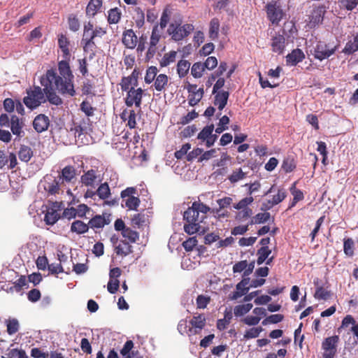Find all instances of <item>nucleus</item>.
I'll return each mask as SVG.
<instances>
[{"label":"nucleus","instance_id":"54","mask_svg":"<svg viewBox=\"0 0 358 358\" xmlns=\"http://www.w3.org/2000/svg\"><path fill=\"white\" fill-rule=\"evenodd\" d=\"M193 204L196 208L199 214H200V215L202 217V220H203L206 217V213L210 211V208L201 202L195 201L193 203Z\"/></svg>","mask_w":358,"mask_h":358},{"label":"nucleus","instance_id":"39","mask_svg":"<svg viewBox=\"0 0 358 358\" xmlns=\"http://www.w3.org/2000/svg\"><path fill=\"white\" fill-rule=\"evenodd\" d=\"M252 308V303L238 305L234 307V313L236 317H241L248 313Z\"/></svg>","mask_w":358,"mask_h":358},{"label":"nucleus","instance_id":"2","mask_svg":"<svg viewBox=\"0 0 358 358\" xmlns=\"http://www.w3.org/2000/svg\"><path fill=\"white\" fill-rule=\"evenodd\" d=\"M183 219L186 222L184 230L187 234L192 235L200 231L201 229L203 230L201 226V223L203 222L202 217L193 203L184 212Z\"/></svg>","mask_w":358,"mask_h":358},{"label":"nucleus","instance_id":"20","mask_svg":"<svg viewBox=\"0 0 358 358\" xmlns=\"http://www.w3.org/2000/svg\"><path fill=\"white\" fill-rule=\"evenodd\" d=\"M69 60L70 59H64L58 62L59 76L64 78L74 79V76L70 68Z\"/></svg>","mask_w":358,"mask_h":358},{"label":"nucleus","instance_id":"60","mask_svg":"<svg viewBox=\"0 0 358 358\" xmlns=\"http://www.w3.org/2000/svg\"><path fill=\"white\" fill-rule=\"evenodd\" d=\"M134 347V343L132 341L129 340V341H127L122 349L120 350V354L124 356V357H127V358H131V356L129 355V352L131 350V349L133 348Z\"/></svg>","mask_w":358,"mask_h":358},{"label":"nucleus","instance_id":"50","mask_svg":"<svg viewBox=\"0 0 358 358\" xmlns=\"http://www.w3.org/2000/svg\"><path fill=\"white\" fill-rule=\"evenodd\" d=\"M7 332L9 335L15 334L20 327L19 322L16 319H12L7 321Z\"/></svg>","mask_w":358,"mask_h":358},{"label":"nucleus","instance_id":"44","mask_svg":"<svg viewBox=\"0 0 358 358\" xmlns=\"http://www.w3.org/2000/svg\"><path fill=\"white\" fill-rule=\"evenodd\" d=\"M176 55L177 53L176 51H171L169 53L164 54L160 61V66L162 67L169 66L171 63L175 61Z\"/></svg>","mask_w":358,"mask_h":358},{"label":"nucleus","instance_id":"61","mask_svg":"<svg viewBox=\"0 0 358 358\" xmlns=\"http://www.w3.org/2000/svg\"><path fill=\"white\" fill-rule=\"evenodd\" d=\"M134 80L132 79V78L129 76L123 77L120 83L122 90L128 92L131 88L130 86L134 85Z\"/></svg>","mask_w":358,"mask_h":358},{"label":"nucleus","instance_id":"42","mask_svg":"<svg viewBox=\"0 0 358 358\" xmlns=\"http://www.w3.org/2000/svg\"><path fill=\"white\" fill-rule=\"evenodd\" d=\"M354 241L352 238H345L343 241V251L348 257L354 255Z\"/></svg>","mask_w":358,"mask_h":358},{"label":"nucleus","instance_id":"12","mask_svg":"<svg viewBox=\"0 0 358 358\" xmlns=\"http://www.w3.org/2000/svg\"><path fill=\"white\" fill-rule=\"evenodd\" d=\"M267 15L273 24H278L282 18L283 12L279 6L276 4H268Z\"/></svg>","mask_w":358,"mask_h":358},{"label":"nucleus","instance_id":"41","mask_svg":"<svg viewBox=\"0 0 358 358\" xmlns=\"http://www.w3.org/2000/svg\"><path fill=\"white\" fill-rule=\"evenodd\" d=\"M158 73V69L156 66H152L148 68L145 76V82L147 84H150L155 81Z\"/></svg>","mask_w":358,"mask_h":358},{"label":"nucleus","instance_id":"27","mask_svg":"<svg viewBox=\"0 0 358 358\" xmlns=\"http://www.w3.org/2000/svg\"><path fill=\"white\" fill-rule=\"evenodd\" d=\"M357 51H358V32L354 36L353 40L347 42L343 52L345 55H352Z\"/></svg>","mask_w":358,"mask_h":358},{"label":"nucleus","instance_id":"40","mask_svg":"<svg viewBox=\"0 0 358 358\" xmlns=\"http://www.w3.org/2000/svg\"><path fill=\"white\" fill-rule=\"evenodd\" d=\"M59 218V213L56 210L52 209L51 210H48L46 213V214L45 215L44 220L47 224L53 225L57 222Z\"/></svg>","mask_w":358,"mask_h":358},{"label":"nucleus","instance_id":"23","mask_svg":"<svg viewBox=\"0 0 358 358\" xmlns=\"http://www.w3.org/2000/svg\"><path fill=\"white\" fill-rule=\"evenodd\" d=\"M285 37L282 35H278L273 37L271 42L273 51L279 54L282 53L285 49Z\"/></svg>","mask_w":358,"mask_h":358},{"label":"nucleus","instance_id":"51","mask_svg":"<svg viewBox=\"0 0 358 358\" xmlns=\"http://www.w3.org/2000/svg\"><path fill=\"white\" fill-rule=\"evenodd\" d=\"M120 13L117 8L110 9L108 12V21L110 24H116L120 20Z\"/></svg>","mask_w":358,"mask_h":358},{"label":"nucleus","instance_id":"56","mask_svg":"<svg viewBox=\"0 0 358 358\" xmlns=\"http://www.w3.org/2000/svg\"><path fill=\"white\" fill-rule=\"evenodd\" d=\"M262 331V327H252L247 330L244 334V338L246 339L254 338L259 336V334Z\"/></svg>","mask_w":358,"mask_h":358},{"label":"nucleus","instance_id":"17","mask_svg":"<svg viewBox=\"0 0 358 358\" xmlns=\"http://www.w3.org/2000/svg\"><path fill=\"white\" fill-rule=\"evenodd\" d=\"M44 87V91L45 93L46 101L48 100L51 104L59 106L62 104V99L56 94L52 86L50 85H42Z\"/></svg>","mask_w":358,"mask_h":358},{"label":"nucleus","instance_id":"43","mask_svg":"<svg viewBox=\"0 0 358 358\" xmlns=\"http://www.w3.org/2000/svg\"><path fill=\"white\" fill-rule=\"evenodd\" d=\"M214 130V125L213 124L210 125H207L203 128V129L198 134V139L201 140L202 141H207L209 136L211 135Z\"/></svg>","mask_w":358,"mask_h":358},{"label":"nucleus","instance_id":"57","mask_svg":"<svg viewBox=\"0 0 358 358\" xmlns=\"http://www.w3.org/2000/svg\"><path fill=\"white\" fill-rule=\"evenodd\" d=\"M80 110L88 117L94 115V108L87 101H83L81 103Z\"/></svg>","mask_w":358,"mask_h":358},{"label":"nucleus","instance_id":"9","mask_svg":"<svg viewBox=\"0 0 358 358\" xmlns=\"http://www.w3.org/2000/svg\"><path fill=\"white\" fill-rule=\"evenodd\" d=\"M101 179L100 175L98 174V171L95 169H90L85 172L81 176V182L85 186L94 187Z\"/></svg>","mask_w":358,"mask_h":358},{"label":"nucleus","instance_id":"49","mask_svg":"<svg viewBox=\"0 0 358 358\" xmlns=\"http://www.w3.org/2000/svg\"><path fill=\"white\" fill-rule=\"evenodd\" d=\"M131 223L134 227H141L146 223V216L142 213L134 215L131 219Z\"/></svg>","mask_w":358,"mask_h":358},{"label":"nucleus","instance_id":"36","mask_svg":"<svg viewBox=\"0 0 358 358\" xmlns=\"http://www.w3.org/2000/svg\"><path fill=\"white\" fill-rule=\"evenodd\" d=\"M271 253V250L268 248V247H261L257 252L258 258L257 259V263L258 265L262 264L266 259L269 257Z\"/></svg>","mask_w":358,"mask_h":358},{"label":"nucleus","instance_id":"47","mask_svg":"<svg viewBox=\"0 0 358 358\" xmlns=\"http://www.w3.org/2000/svg\"><path fill=\"white\" fill-rule=\"evenodd\" d=\"M162 29L159 28V25H155L152 31L150 43L152 45H157L161 38Z\"/></svg>","mask_w":358,"mask_h":358},{"label":"nucleus","instance_id":"59","mask_svg":"<svg viewBox=\"0 0 358 358\" xmlns=\"http://www.w3.org/2000/svg\"><path fill=\"white\" fill-rule=\"evenodd\" d=\"M330 296V293L324 288L318 287L315 293V297L319 300H327Z\"/></svg>","mask_w":358,"mask_h":358},{"label":"nucleus","instance_id":"8","mask_svg":"<svg viewBox=\"0 0 358 358\" xmlns=\"http://www.w3.org/2000/svg\"><path fill=\"white\" fill-rule=\"evenodd\" d=\"M143 93V90L141 88L134 89V87H131L127 92V96L125 99L126 105L131 107L134 104L136 107L140 108Z\"/></svg>","mask_w":358,"mask_h":358},{"label":"nucleus","instance_id":"48","mask_svg":"<svg viewBox=\"0 0 358 358\" xmlns=\"http://www.w3.org/2000/svg\"><path fill=\"white\" fill-rule=\"evenodd\" d=\"M245 175L246 174L240 168L233 171V173L229 176V180L231 183H235L243 180L245 177Z\"/></svg>","mask_w":358,"mask_h":358},{"label":"nucleus","instance_id":"62","mask_svg":"<svg viewBox=\"0 0 358 358\" xmlns=\"http://www.w3.org/2000/svg\"><path fill=\"white\" fill-rule=\"evenodd\" d=\"M296 167V165L292 159H285L282 164V169L286 173L292 172Z\"/></svg>","mask_w":358,"mask_h":358},{"label":"nucleus","instance_id":"29","mask_svg":"<svg viewBox=\"0 0 358 358\" xmlns=\"http://www.w3.org/2000/svg\"><path fill=\"white\" fill-rule=\"evenodd\" d=\"M89 229V224L84 223L80 220L74 221L71 226V231L77 234H82L87 232Z\"/></svg>","mask_w":358,"mask_h":358},{"label":"nucleus","instance_id":"22","mask_svg":"<svg viewBox=\"0 0 358 358\" xmlns=\"http://www.w3.org/2000/svg\"><path fill=\"white\" fill-rule=\"evenodd\" d=\"M122 43L129 49H133L137 44V36L132 29H127L123 34Z\"/></svg>","mask_w":358,"mask_h":358},{"label":"nucleus","instance_id":"32","mask_svg":"<svg viewBox=\"0 0 358 358\" xmlns=\"http://www.w3.org/2000/svg\"><path fill=\"white\" fill-rule=\"evenodd\" d=\"M220 29V22L216 17L213 18L210 22L209 27V37L212 40H215L218 37V33Z\"/></svg>","mask_w":358,"mask_h":358},{"label":"nucleus","instance_id":"45","mask_svg":"<svg viewBox=\"0 0 358 358\" xmlns=\"http://www.w3.org/2000/svg\"><path fill=\"white\" fill-rule=\"evenodd\" d=\"M204 94L203 88L200 87L199 92L194 93V94H189L188 101L189 104L192 106L196 105L202 99Z\"/></svg>","mask_w":358,"mask_h":358},{"label":"nucleus","instance_id":"52","mask_svg":"<svg viewBox=\"0 0 358 358\" xmlns=\"http://www.w3.org/2000/svg\"><path fill=\"white\" fill-rule=\"evenodd\" d=\"M7 358H28L24 350L11 349L6 354Z\"/></svg>","mask_w":358,"mask_h":358},{"label":"nucleus","instance_id":"3","mask_svg":"<svg viewBox=\"0 0 358 358\" xmlns=\"http://www.w3.org/2000/svg\"><path fill=\"white\" fill-rule=\"evenodd\" d=\"M27 96L24 97L23 102L27 108L31 110L46 102L44 88L42 89L39 86H34L33 88L27 90Z\"/></svg>","mask_w":358,"mask_h":358},{"label":"nucleus","instance_id":"15","mask_svg":"<svg viewBox=\"0 0 358 358\" xmlns=\"http://www.w3.org/2000/svg\"><path fill=\"white\" fill-rule=\"evenodd\" d=\"M23 127V122L17 115H11L10 130L14 135L21 138L24 134V131L22 130Z\"/></svg>","mask_w":358,"mask_h":358},{"label":"nucleus","instance_id":"31","mask_svg":"<svg viewBox=\"0 0 358 358\" xmlns=\"http://www.w3.org/2000/svg\"><path fill=\"white\" fill-rule=\"evenodd\" d=\"M271 217V215L268 212L259 213L256 215L251 217L249 222L250 225L264 224Z\"/></svg>","mask_w":358,"mask_h":358},{"label":"nucleus","instance_id":"28","mask_svg":"<svg viewBox=\"0 0 358 358\" xmlns=\"http://www.w3.org/2000/svg\"><path fill=\"white\" fill-rule=\"evenodd\" d=\"M168 81L169 78L166 74L161 73L157 76L154 83L155 89L158 92L165 90L166 86L168 85Z\"/></svg>","mask_w":358,"mask_h":358},{"label":"nucleus","instance_id":"25","mask_svg":"<svg viewBox=\"0 0 358 358\" xmlns=\"http://www.w3.org/2000/svg\"><path fill=\"white\" fill-rule=\"evenodd\" d=\"M338 341L339 337L338 336L328 337L322 342V348L324 351L336 350V346Z\"/></svg>","mask_w":358,"mask_h":358},{"label":"nucleus","instance_id":"1","mask_svg":"<svg viewBox=\"0 0 358 358\" xmlns=\"http://www.w3.org/2000/svg\"><path fill=\"white\" fill-rule=\"evenodd\" d=\"M41 85H54L55 90L62 95L73 96L76 95L73 78H64L57 75L54 69H49L45 74L41 78Z\"/></svg>","mask_w":358,"mask_h":358},{"label":"nucleus","instance_id":"35","mask_svg":"<svg viewBox=\"0 0 358 358\" xmlns=\"http://www.w3.org/2000/svg\"><path fill=\"white\" fill-rule=\"evenodd\" d=\"M190 68V63L187 60L181 59L177 65V72L180 78L185 77Z\"/></svg>","mask_w":358,"mask_h":358},{"label":"nucleus","instance_id":"18","mask_svg":"<svg viewBox=\"0 0 358 358\" xmlns=\"http://www.w3.org/2000/svg\"><path fill=\"white\" fill-rule=\"evenodd\" d=\"M214 94V105L217 106L220 110H223L227 103L229 92L227 91L220 90Z\"/></svg>","mask_w":358,"mask_h":358},{"label":"nucleus","instance_id":"38","mask_svg":"<svg viewBox=\"0 0 358 358\" xmlns=\"http://www.w3.org/2000/svg\"><path fill=\"white\" fill-rule=\"evenodd\" d=\"M205 69L203 63L196 62L192 66L191 74L194 78H200L202 77Z\"/></svg>","mask_w":358,"mask_h":358},{"label":"nucleus","instance_id":"10","mask_svg":"<svg viewBox=\"0 0 358 358\" xmlns=\"http://www.w3.org/2000/svg\"><path fill=\"white\" fill-rule=\"evenodd\" d=\"M192 327L189 328L191 334H199L206 325V317L203 315L199 314L194 316L190 320Z\"/></svg>","mask_w":358,"mask_h":358},{"label":"nucleus","instance_id":"58","mask_svg":"<svg viewBox=\"0 0 358 358\" xmlns=\"http://www.w3.org/2000/svg\"><path fill=\"white\" fill-rule=\"evenodd\" d=\"M283 318H284L283 315H280V314L271 315L267 317L262 322V324L264 325L266 324V323L277 324L278 322H280L283 320Z\"/></svg>","mask_w":358,"mask_h":358},{"label":"nucleus","instance_id":"37","mask_svg":"<svg viewBox=\"0 0 358 358\" xmlns=\"http://www.w3.org/2000/svg\"><path fill=\"white\" fill-rule=\"evenodd\" d=\"M97 196L101 199L105 200L110 195V189L107 182L102 183L96 189Z\"/></svg>","mask_w":358,"mask_h":358},{"label":"nucleus","instance_id":"7","mask_svg":"<svg viewBox=\"0 0 358 358\" xmlns=\"http://www.w3.org/2000/svg\"><path fill=\"white\" fill-rule=\"evenodd\" d=\"M60 184L61 182L57 177L48 174L43 177L40 185L48 196H52L59 194Z\"/></svg>","mask_w":358,"mask_h":358},{"label":"nucleus","instance_id":"16","mask_svg":"<svg viewBox=\"0 0 358 358\" xmlns=\"http://www.w3.org/2000/svg\"><path fill=\"white\" fill-rule=\"evenodd\" d=\"M110 215H96L92 217L88 224L89 227L92 229H99L103 227L106 224H108L110 223Z\"/></svg>","mask_w":358,"mask_h":358},{"label":"nucleus","instance_id":"64","mask_svg":"<svg viewBox=\"0 0 358 358\" xmlns=\"http://www.w3.org/2000/svg\"><path fill=\"white\" fill-rule=\"evenodd\" d=\"M191 148V145L189 143H185L182 145L181 148L179 150H177L175 152V157L178 159H181L183 157L187 155V151Z\"/></svg>","mask_w":358,"mask_h":358},{"label":"nucleus","instance_id":"63","mask_svg":"<svg viewBox=\"0 0 358 358\" xmlns=\"http://www.w3.org/2000/svg\"><path fill=\"white\" fill-rule=\"evenodd\" d=\"M120 287V282L117 279H110L107 285L108 291L110 294H115Z\"/></svg>","mask_w":358,"mask_h":358},{"label":"nucleus","instance_id":"53","mask_svg":"<svg viewBox=\"0 0 358 358\" xmlns=\"http://www.w3.org/2000/svg\"><path fill=\"white\" fill-rule=\"evenodd\" d=\"M253 197L249 196L245 197L241 199L238 203L234 206V208L237 210H243L249 208L248 207V205L251 204L253 202Z\"/></svg>","mask_w":358,"mask_h":358},{"label":"nucleus","instance_id":"11","mask_svg":"<svg viewBox=\"0 0 358 358\" xmlns=\"http://www.w3.org/2000/svg\"><path fill=\"white\" fill-rule=\"evenodd\" d=\"M287 196V192L285 189H279L277 194L274 195L271 200L262 203V210H270L273 206L282 202Z\"/></svg>","mask_w":358,"mask_h":358},{"label":"nucleus","instance_id":"5","mask_svg":"<svg viewBox=\"0 0 358 358\" xmlns=\"http://www.w3.org/2000/svg\"><path fill=\"white\" fill-rule=\"evenodd\" d=\"M194 30V26L191 24H185L180 26V24L171 23L167 29L169 35L176 41H179L187 37Z\"/></svg>","mask_w":358,"mask_h":358},{"label":"nucleus","instance_id":"6","mask_svg":"<svg viewBox=\"0 0 358 358\" xmlns=\"http://www.w3.org/2000/svg\"><path fill=\"white\" fill-rule=\"evenodd\" d=\"M137 190L135 187H127L121 192L122 206L129 210H136L140 204V199L135 195Z\"/></svg>","mask_w":358,"mask_h":358},{"label":"nucleus","instance_id":"14","mask_svg":"<svg viewBox=\"0 0 358 358\" xmlns=\"http://www.w3.org/2000/svg\"><path fill=\"white\" fill-rule=\"evenodd\" d=\"M50 120L48 116L40 114L33 121V127L38 133H41L48 129Z\"/></svg>","mask_w":358,"mask_h":358},{"label":"nucleus","instance_id":"26","mask_svg":"<svg viewBox=\"0 0 358 358\" xmlns=\"http://www.w3.org/2000/svg\"><path fill=\"white\" fill-rule=\"evenodd\" d=\"M102 6V0H90L86 8V15L94 17Z\"/></svg>","mask_w":358,"mask_h":358},{"label":"nucleus","instance_id":"13","mask_svg":"<svg viewBox=\"0 0 358 358\" xmlns=\"http://www.w3.org/2000/svg\"><path fill=\"white\" fill-rule=\"evenodd\" d=\"M76 171L73 166H65L57 176V178L61 182H73L76 179Z\"/></svg>","mask_w":358,"mask_h":358},{"label":"nucleus","instance_id":"21","mask_svg":"<svg viewBox=\"0 0 358 358\" xmlns=\"http://www.w3.org/2000/svg\"><path fill=\"white\" fill-rule=\"evenodd\" d=\"M324 6L315 7L311 13L310 17V24L311 26H315L321 23L323 20L324 15L325 13Z\"/></svg>","mask_w":358,"mask_h":358},{"label":"nucleus","instance_id":"4","mask_svg":"<svg viewBox=\"0 0 358 358\" xmlns=\"http://www.w3.org/2000/svg\"><path fill=\"white\" fill-rule=\"evenodd\" d=\"M338 47V45L334 43L318 41L313 47V49L310 50V52L316 59L322 61L333 55L337 50Z\"/></svg>","mask_w":358,"mask_h":358},{"label":"nucleus","instance_id":"34","mask_svg":"<svg viewBox=\"0 0 358 358\" xmlns=\"http://www.w3.org/2000/svg\"><path fill=\"white\" fill-rule=\"evenodd\" d=\"M236 291L229 294V299L236 300L242 296L245 295L249 291V287H243L240 282L236 286Z\"/></svg>","mask_w":358,"mask_h":358},{"label":"nucleus","instance_id":"24","mask_svg":"<svg viewBox=\"0 0 358 358\" xmlns=\"http://www.w3.org/2000/svg\"><path fill=\"white\" fill-rule=\"evenodd\" d=\"M58 45L62 52L64 59H70L71 54L69 49V41L66 36L62 34L58 39Z\"/></svg>","mask_w":358,"mask_h":358},{"label":"nucleus","instance_id":"33","mask_svg":"<svg viewBox=\"0 0 358 358\" xmlns=\"http://www.w3.org/2000/svg\"><path fill=\"white\" fill-rule=\"evenodd\" d=\"M33 156V152L31 148L22 145L18 152L19 159L24 162H28Z\"/></svg>","mask_w":358,"mask_h":358},{"label":"nucleus","instance_id":"46","mask_svg":"<svg viewBox=\"0 0 358 358\" xmlns=\"http://www.w3.org/2000/svg\"><path fill=\"white\" fill-rule=\"evenodd\" d=\"M122 235L131 243H135L139 237L138 232L129 228H126L124 229L122 232Z\"/></svg>","mask_w":358,"mask_h":358},{"label":"nucleus","instance_id":"55","mask_svg":"<svg viewBox=\"0 0 358 358\" xmlns=\"http://www.w3.org/2000/svg\"><path fill=\"white\" fill-rule=\"evenodd\" d=\"M252 210L251 208L241 210L236 215V220L240 222L245 221L251 217Z\"/></svg>","mask_w":358,"mask_h":358},{"label":"nucleus","instance_id":"19","mask_svg":"<svg viewBox=\"0 0 358 358\" xmlns=\"http://www.w3.org/2000/svg\"><path fill=\"white\" fill-rule=\"evenodd\" d=\"M305 58L303 51L299 48L292 51L286 57V62L288 65L296 66Z\"/></svg>","mask_w":358,"mask_h":358},{"label":"nucleus","instance_id":"30","mask_svg":"<svg viewBox=\"0 0 358 358\" xmlns=\"http://www.w3.org/2000/svg\"><path fill=\"white\" fill-rule=\"evenodd\" d=\"M132 247L125 241H121L119 245L115 248L117 255L127 256L132 252Z\"/></svg>","mask_w":358,"mask_h":358}]
</instances>
